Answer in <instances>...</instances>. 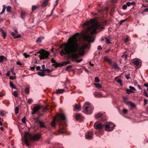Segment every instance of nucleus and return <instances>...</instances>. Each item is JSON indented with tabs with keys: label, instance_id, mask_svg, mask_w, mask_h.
Listing matches in <instances>:
<instances>
[{
	"label": "nucleus",
	"instance_id": "obj_15",
	"mask_svg": "<svg viewBox=\"0 0 148 148\" xmlns=\"http://www.w3.org/2000/svg\"><path fill=\"white\" fill-rule=\"evenodd\" d=\"M52 65L54 66L55 67L57 68L59 67H62L64 66V64L61 63H59L56 62L55 64H52Z\"/></svg>",
	"mask_w": 148,
	"mask_h": 148
},
{
	"label": "nucleus",
	"instance_id": "obj_61",
	"mask_svg": "<svg viewBox=\"0 0 148 148\" xmlns=\"http://www.w3.org/2000/svg\"><path fill=\"white\" fill-rule=\"evenodd\" d=\"M75 108L79 110L80 109V107L78 104H76L75 106Z\"/></svg>",
	"mask_w": 148,
	"mask_h": 148
},
{
	"label": "nucleus",
	"instance_id": "obj_24",
	"mask_svg": "<svg viewBox=\"0 0 148 148\" xmlns=\"http://www.w3.org/2000/svg\"><path fill=\"white\" fill-rule=\"evenodd\" d=\"M37 73L38 75L41 77H44L45 75V74L43 72H38Z\"/></svg>",
	"mask_w": 148,
	"mask_h": 148
},
{
	"label": "nucleus",
	"instance_id": "obj_50",
	"mask_svg": "<svg viewBox=\"0 0 148 148\" xmlns=\"http://www.w3.org/2000/svg\"><path fill=\"white\" fill-rule=\"evenodd\" d=\"M13 94L15 97H17V91H14Z\"/></svg>",
	"mask_w": 148,
	"mask_h": 148
},
{
	"label": "nucleus",
	"instance_id": "obj_25",
	"mask_svg": "<svg viewBox=\"0 0 148 148\" xmlns=\"http://www.w3.org/2000/svg\"><path fill=\"white\" fill-rule=\"evenodd\" d=\"M25 91L27 94H29V87L27 86L26 87Z\"/></svg>",
	"mask_w": 148,
	"mask_h": 148
},
{
	"label": "nucleus",
	"instance_id": "obj_2",
	"mask_svg": "<svg viewBox=\"0 0 148 148\" xmlns=\"http://www.w3.org/2000/svg\"><path fill=\"white\" fill-rule=\"evenodd\" d=\"M90 23L91 22L90 21H86L83 24L82 27L84 28H86V27H87L88 30L91 34H94L96 33L97 30L98 29L100 30H103L105 29L104 27L101 26L97 22L93 23L91 26L90 27Z\"/></svg>",
	"mask_w": 148,
	"mask_h": 148
},
{
	"label": "nucleus",
	"instance_id": "obj_5",
	"mask_svg": "<svg viewBox=\"0 0 148 148\" xmlns=\"http://www.w3.org/2000/svg\"><path fill=\"white\" fill-rule=\"evenodd\" d=\"M85 105H88V106L85 107L84 106L83 108L84 109V112L87 114H91L92 112V110L93 108L91 106V104L88 102H86Z\"/></svg>",
	"mask_w": 148,
	"mask_h": 148
},
{
	"label": "nucleus",
	"instance_id": "obj_42",
	"mask_svg": "<svg viewBox=\"0 0 148 148\" xmlns=\"http://www.w3.org/2000/svg\"><path fill=\"white\" fill-rule=\"evenodd\" d=\"M143 93L147 97H148V92L145 89L143 90Z\"/></svg>",
	"mask_w": 148,
	"mask_h": 148
},
{
	"label": "nucleus",
	"instance_id": "obj_16",
	"mask_svg": "<svg viewBox=\"0 0 148 148\" xmlns=\"http://www.w3.org/2000/svg\"><path fill=\"white\" fill-rule=\"evenodd\" d=\"M86 38L88 40L89 42H93V40L92 39H93V37L87 35L86 36Z\"/></svg>",
	"mask_w": 148,
	"mask_h": 148
},
{
	"label": "nucleus",
	"instance_id": "obj_13",
	"mask_svg": "<svg viewBox=\"0 0 148 148\" xmlns=\"http://www.w3.org/2000/svg\"><path fill=\"white\" fill-rule=\"evenodd\" d=\"M103 59L105 61L107 62L108 63V64L110 65L112 64V60L110 59L108 57L106 56H105L103 58Z\"/></svg>",
	"mask_w": 148,
	"mask_h": 148
},
{
	"label": "nucleus",
	"instance_id": "obj_55",
	"mask_svg": "<svg viewBox=\"0 0 148 148\" xmlns=\"http://www.w3.org/2000/svg\"><path fill=\"white\" fill-rule=\"evenodd\" d=\"M21 37V36L20 34H19L18 35H17L16 36H14V39H16L17 38H20Z\"/></svg>",
	"mask_w": 148,
	"mask_h": 148
},
{
	"label": "nucleus",
	"instance_id": "obj_21",
	"mask_svg": "<svg viewBox=\"0 0 148 148\" xmlns=\"http://www.w3.org/2000/svg\"><path fill=\"white\" fill-rule=\"evenodd\" d=\"M75 117L77 120H80L82 118V116L78 114H76Z\"/></svg>",
	"mask_w": 148,
	"mask_h": 148
},
{
	"label": "nucleus",
	"instance_id": "obj_3",
	"mask_svg": "<svg viewBox=\"0 0 148 148\" xmlns=\"http://www.w3.org/2000/svg\"><path fill=\"white\" fill-rule=\"evenodd\" d=\"M56 116V120L59 123V132L60 134H63L66 130V126L62 122V121H66V118L64 114L58 113Z\"/></svg>",
	"mask_w": 148,
	"mask_h": 148
},
{
	"label": "nucleus",
	"instance_id": "obj_33",
	"mask_svg": "<svg viewBox=\"0 0 148 148\" xmlns=\"http://www.w3.org/2000/svg\"><path fill=\"white\" fill-rule=\"evenodd\" d=\"M130 39V37L128 36H127L124 40V42L125 43L127 42Z\"/></svg>",
	"mask_w": 148,
	"mask_h": 148
},
{
	"label": "nucleus",
	"instance_id": "obj_12",
	"mask_svg": "<svg viewBox=\"0 0 148 148\" xmlns=\"http://www.w3.org/2000/svg\"><path fill=\"white\" fill-rule=\"evenodd\" d=\"M112 66V69H114L115 70H120V68L119 65L116 62H114L110 65Z\"/></svg>",
	"mask_w": 148,
	"mask_h": 148
},
{
	"label": "nucleus",
	"instance_id": "obj_40",
	"mask_svg": "<svg viewBox=\"0 0 148 148\" xmlns=\"http://www.w3.org/2000/svg\"><path fill=\"white\" fill-rule=\"evenodd\" d=\"M5 57L3 56H0V62H2L4 60Z\"/></svg>",
	"mask_w": 148,
	"mask_h": 148
},
{
	"label": "nucleus",
	"instance_id": "obj_48",
	"mask_svg": "<svg viewBox=\"0 0 148 148\" xmlns=\"http://www.w3.org/2000/svg\"><path fill=\"white\" fill-rule=\"evenodd\" d=\"M129 88L131 90H133L134 91H136V90L135 88L132 86H130L129 87Z\"/></svg>",
	"mask_w": 148,
	"mask_h": 148
},
{
	"label": "nucleus",
	"instance_id": "obj_62",
	"mask_svg": "<svg viewBox=\"0 0 148 148\" xmlns=\"http://www.w3.org/2000/svg\"><path fill=\"white\" fill-rule=\"evenodd\" d=\"M51 62L54 64H55L56 62V61L53 59L52 58L51 60Z\"/></svg>",
	"mask_w": 148,
	"mask_h": 148
},
{
	"label": "nucleus",
	"instance_id": "obj_36",
	"mask_svg": "<svg viewBox=\"0 0 148 148\" xmlns=\"http://www.w3.org/2000/svg\"><path fill=\"white\" fill-rule=\"evenodd\" d=\"M49 108H55L56 107V105L55 104H51V106H48Z\"/></svg>",
	"mask_w": 148,
	"mask_h": 148
},
{
	"label": "nucleus",
	"instance_id": "obj_1",
	"mask_svg": "<svg viewBox=\"0 0 148 148\" xmlns=\"http://www.w3.org/2000/svg\"><path fill=\"white\" fill-rule=\"evenodd\" d=\"M79 35L78 33H77L70 38L69 40V42L66 44H63V45L65 47L60 52L61 56L68 55L71 58L75 59L74 61L77 63L80 62L83 60L82 59L79 60L77 59L79 56L84 55V50L87 48L88 45V44H86L81 46L77 43V37Z\"/></svg>",
	"mask_w": 148,
	"mask_h": 148
},
{
	"label": "nucleus",
	"instance_id": "obj_35",
	"mask_svg": "<svg viewBox=\"0 0 148 148\" xmlns=\"http://www.w3.org/2000/svg\"><path fill=\"white\" fill-rule=\"evenodd\" d=\"M3 8L2 10V12L0 13V15L2 14H3L4 12H5V5H3Z\"/></svg>",
	"mask_w": 148,
	"mask_h": 148
},
{
	"label": "nucleus",
	"instance_id": "obj_54",
	"mask_svg": "<svg viewBox=\"0 0 148 148\" xmlns=\"http://www.w3.org/2000/svg\"><path fill=\"white\" fill-rule=\"evenodd\" d=\"M70 62L69 61H67V62H64L62 64H64V65H66L68 64H70Z\"/></svg>",
	"mask_w": 148,
	"mask_h": 148
},
{
	"label": "nucleus",
	"instance_id": "obj_57",
	"mask_svg": "<svg viewBox=\"0 0 148 148\" xmlns=\"http://www.w3.org/2000/svg\"><path fill=\"white\" fill-rule=\"evenodd\" d=\"M106 42L107 44H110V40L109 39L107 38H106Z\"/></svg>",
	"mask_w": 148,
	"mask_h": 148
},
{
	"label": "nucleus",
	"instance_id": "obj_17",
	"mask_svg": "<svg viewBox=\"0 0 148 148\" xmlns=\"http://www.w3.org/2000/svg\"><path fill=\"white\" fill-rule=\"evenodd\" d=\"M94 95L95 97L101 98L102 97L101 94L97 92H95L94 94Z\"/></svg>",
	"mask_w": 148,
	"mask_h": 148
},
{
	"label": "nucleus",
	"instance_id": "obj_32",
	"mask_svg": "<svg viewBox=\"0 0 148 148\" xmlns=\"http://www.w3.org/2000/svg\"><path fill=\"white\" fill-rule=\"evenodd\" d=\"M94 84L95 87L98 89H100L101 87V85L99 84L95 83Z\"/></svg>",
	"mask_w": 148,
	"mask_h": 148
},
{
	"label": "nucleus",
	"instance_id": "obj_46",
	"mask_svg": "<svg viewBox=\"0 0 148 148\" xmlns=\"http://www.w3.org/2000/svg\"><path fill=\"white\" fill-rule=\"evenodd\" d=\"M11 7L8 6L7 8V11L8 12H10L11 11Z\"/></svg>",
	"mask_w": 148,
	"mask_h": 148
},
{
	"label": "nucleus",
	"instance_id": "obj_60",
	"mask_svg": "<svg viewBox=\"0 0 148 148\" xmlns=\"http://www.w3.org/2000/svg\"><path fill=\"white\" fill-rule=\"evenodd\" d=\"M100 52L97 53L96 51L94 53V55L95 56H96V55H97V56H100Z\"/></svg>",
	"mask_w": 148,
	"mask_h": 148
},
{
	"label": "nucleus",
	"instance_id": "obj_29",
	"mask_svg": "<svg viewBox=\"0 0 148 148\" xmlns=\"http://www.w3.org/2000/svg\"><path fill=\"white\" fill-rule=\"evenodd\" d=\"M51 125L53 127H55L56 124L55 123V119H54L52 122L51 123Z\"/></svg>",
	"mask_w": 148,
	"mask_h": 148
},
{
	"label": "nucleus",
	"instance_id": "obj_41",
	"mask_svg": "<svg viewBox=\"0 0 148 148\" xmlns=\"http://www.w3.org/2000/svg\"><path fill=\"white\" fill-rule=\"evenodd\" d=\"M129 104H130L131 108H134L136 107V106L135 104L133 103L130 102V103H129Z\"/></svg>",
	"mask_w": 148,
	"mask_h": 148
},
{
	"label": "nucleus",
	"instance_id": "obj_28",
	"mask_svg": "<svg viewBox=\"0 0 148 148\" xmlns=\"http://www.w3.org/2000/svg\"><path fill=\"white\" fill-rule=\"evenodd\" d=\"M102 115V114L101 113H99L98 114H96L95 115V117L96 118H98L101 117Z\"/></svg>",
	"mask_w": 148,
	"mask_h": 148
},
{
	"label": "nucleus",
	"instance_id": "obj_20",
	"mask_svg": "<svg viewBox=\"0 0 148 148\" xmlns=\"http://www.w3.org/2000/svg\"><path fill=\"white\" fill-rule=\"evenodd\" d=\"M44 38L43 37H39L36 40V42L37 43H40L41 42L42 40Z\"/></svg>",
	"mask_w": 148,
	"mask_h": 148
},
{
	"label": "nucleus",
	"instance_id": "obj_31",
	"mask_svg": "<svg viewBox=\"0 0 148 148\" xmlns=\"http://www.w3.org/2000/svg\"><path fill=\"white\" fill-rule=\"evenodd\" d=\"M48 4V2L45 0H44L42 4V7H45Z\"/></svg>",
	"mask_w": 148,
	"mask_h": 148
},
{
	"label": "nucleus",
	"instance_id": "obj_56",
	"mask_svg": "<svg viewBox=\"0 0 148 148\" xmlns=\"http://www.w3.org/2000/svg\"><path fill=\"white\" fill-rule=\"evenodd\" d=\"M25 120L26 117L25 116L22 119L21 121L23 123H25Z\"/></svg>",
	"mask_w": 148,
	"mask_h": 148
},
{
	"label": "nucleus",
	"instance_id": "obj_39",
	"mask_svg": "<svg viewBox=\"0 0 148 148\" xmlns=\"http://www.w3.org/2000/svg\"><path fill=\"white\" fill-rule=\"evenodd\" d=\"M19 112V108L18 107H16L15 108V114H16L18 113Z\"/></svg>",
	"mask_w": 148,
	"mask_h": 148
},
{
	"label": "nucleus",
	"instance_id": "obj_34",
	"mask_svg": "<svg viewBox=\"0 0 148 148\" xmlns=\"http://www.w3.org/2000/svg\"><path fill=\"white\" fill-rule=\"evenodd\" d=\"M3 8L2 10V12L0 13V15L2 14H3L4 12H5V5H3Z\"/></svg>",
	"mask_w": 148,
	"mask_h": 148
},
{
	"label": "nucleus",
	"instance_id": "obj_14",
	"mask_svg": "<svg viewBox=\"0 0 148 148\" xmlns=\"http://www.w3.org/2000/svg\"><path fill=\"white\" fill-rule=\"evenodd\" d=\"M140 60L138 59H136L134 60L133 62V63L136 66H138L140 64Z\"/></svg>",
	"mask_w": 148,
	"mask_h": 148
},
{
	"label": "nucleus",
	"instance_id": "obj_37",
	"mask_svg": "<svg viewBox=\"0 0 148 148\" xmlns=\"http://www.w3.org/2000/svg\"><path fill=\"white\" fill-rule=\"evenodd\" d=\"M48 107H45L42 110V112H45L46 110H49V108L48 106Z\"/></svg>",
	"mask_w": 148,
	"mask_h": 148
},
{
	"label": "nucleus",
	"instance_id": "obj_19",
	"mask_svg": "<svg viewBox=\"0 0 148 148\" xmlns=\"http://www.w3.org/2000/svg\"><path fill=\"white\" fill-rule=\"evenodd\" d=\"M0 29L1 31H2V35L3 39H5L6 36V34L2 30L1 28Z\"/></svg>",
	"mask_w": 148,
	"mask_h": 148
},
{
	"label": "nucleus",
	"instance_id": "obj_43",
	"mask_svg": "<svg viewBox=\"0 0 148 148\" xmlns=\"http://www.w3.org/2000/svg\"><path fill=\"white\" fill-rule=\"evenodd\" d=\"M116 81L119 83L121 85H123L122 84V79H118L117 80H116Z\"/></svg>",
	"mask_w": 148,
	"mask_h": 148
},
{
	"label": "nucleus",
	"instance_id": "obj_27",
	"mask_svg": "<svg viewBox=\"0 0 148 148\" xmlns=\"http://www.w3.org/2000/svg\"><path fill=\"white\" fill-rule=\"evenodd\" d=\"M72 67V66L71 65H69L66 68L65 70L67 71H69L70 69H71Z\"/></svg>",
	"mask_w": 148,
	"mask_h": 148
},
{
	"label": "nucleus",
	"instance_id": "obj_51",
	"mask_svg": "<svg viewBox=\"0 0 148 148\" xmlns=\"http://www.w3.org/2000/svg\"><path fill=\"white\" fill-rule=\"evenodd\" d=\"M127 5L126 4H124L122 8L124 10H125L127 9Z\"/></svg>",
	"mask_w": 148,
	"mask_h": 148
},
{
	"label": "nucleus",
	"instance_id": "obj_58",
	"mask_svg": "<svg viewBox=\"0 0 148 148\" xmlns=\"http://www.w3.org/2000/svg\"><path fill=\"white\" fill-rule=\"evenodd\" d=\"M23 56L25 58H27L28 56H29L30 55L27 54L26 53H25L23 54Z\"/></svg>",
	"mask_w": 148,
	"mask_h": 148
},
{
	"label": "nucleus",
	"instance_id": "obj_10",
	"mask_svg": "<svg viewBox=\"0 0 148 148\" xmlns=\"http://www.w3.org/2000/svg\"><path fill=\"white\" fill-rule=\"evenodd\" d=\"M94 127L96 129H99L101 130L103 128V125L100 123H97L95 122L94 124Z\"/></svg>",
	"mask_w": 148,
	"mask_h": 148
},
{
	"label": "nucleus",
	"instance_id": "obj_26",
	"mask_svg": "<svg viewBox=\"0 0 148 148\" xmlns=\"http://www.w3.org/2000/svg\"><path fill=\"white\" fill-rule=\"evenodd\" d=\"M39 124H40V125L41 127L45 128L46 127L44 125V123L43 122L41 121L39 123Z\"/></svg>",
	"mask_w": 148,
	"mask_h": 148
},
{
	"label": "nucleus",
	"instance_id": "obj_30",
	"mask_svg": "<svg viewBox=\"0 0 148 148\" xmlns=\"http://www.w3.org/2000/svg\"><path fill=\"white\" fill-rule=\"evenodd\" d=\"M125 90L126 91V93L128 94H130L131 93H133L134 92V91L131 90L130 89H126Z\"/></svg>",
	"mask_w": 148,
	"mask_h": 148
},
{
	"label": "nucleus",
	"instance_id": "obj_6",
	"mask_svg": "<svg viewBox=\"0 0 148 148\" xmlns=\"http://www.w3.org/2000/svg\"><path fill=\"white\" fill-rule=\"evenodd\" d=\"M27 134L28 135L29 138L30 140L38 141L41 138V134L40 133H37L33 136L28 133H27Z\"/></svg>",
	"mask_w": 148,
	"mask_h": 148
},
{
	"label": "nucleus",
	"instance_id": "obj_64",
	"mask_svg": "<svg viewBox=\"0 0 148 148\" xmlns=\"http://www.w3.org/2000/svg\"><path fill=\"white\" fill-rule=\"evenodd\" d=\"M130 75L129 74H128V75H125V77L127 79H130Z\"/></svg>",
	"mask_w": 148,
	"mask_h": 148
},
{
	"label": "nucleus",
	"instance_id": "obj_4",
	"mask_svg": "<svg viewBox=\"0 0 148 148\" xmlns=\"http://www.w3.org/2000/svg\"><path fill=\"white\" fill-rule=\"evenodd\" d=\"M38 53L40 54V55L39 56L40 60L45 59L49 58V53L43 49L40 50L36 53L35 55L36 56H37Z\"/></svg>",
	"mask_w": 148,
	"mask_h": 148
},
{
	"label": "nucleus",
	"instance_id": "obj_23",
	"mask_svg": "<svg viewBox=\"0 0 148 148\" xmlns=\"http://www.w3.org/2000/svg\"><path fill=\"white\" fill-rule=\"evenodd\" d=\"M127 98L125 97H123V100L124 102L127 105L130 103V101H127Z\"/></svg>",
	"mask_w": 148,
	"mask_h": 148
},
{
	"label": "nucleus",
	"instance_id": "obj_9",
	"mask_svg": "<svg viewBox=\"0 0 148 148\" xmlns=\"http://www.w3.org/2000/svg\"><path fill=\"white\" fill-rule=\"evenodd\" d=\"M24 138L25 139L24 142L26 146L28 147L29 145V143L30 140L29 138L28 135L27 134V133H26L24 135Z\"/></svg>",
	"mask_w": 148,
	"mask_h": 148
},
{
	"label": "nucleus",
	"instance_id": "obj_8",
	"mask_svg": "<svg viewBox=\"0 0 148 148\" xmlns=\"http://www.w3.org/2000/svg\"><path fill=\"white\" fill-rule=\"evenodd\" d=\"M41 108V107L39 106L34 107L33 109L32 110V115H33L36 114Z\"/></svg>",
	"mask_w": 148,
	"mask_h": 148
},
{
	"label": "nucleus",
	"instance_id": "obj_22",
	"mask_svg": "<svg viewBox=\"0 0 148 148\" xmlns=\"http://www.w3.org/2000/svg\"><path fill=\"white\" fill-rule=\"evenodd\" d=\"M10 86L12 88L17 90V88H16V86L13 84V83L11 81L10 82Z\"/></svg>",
	"mask_w": 148,
	"mask_h": 148
},
{
	"label": "nucleus",
	"instance_id": "obj_44",
	"mask_svg": "<svg viewBox=\"0 0 148 148\" xmlns=\"http://www.w3.org/2000/svg\"><path fill=\"white\" fill-rule=\"evenodd\" d=\"M33 99H29L27 100V102L29 104H31L33 102Z\"/></svg>",
	"mask_w": 148,
	"mask_h": 148
},
{
	"label": "nucleus",
	"instance_id": "obj_11",
	"mask_svg": "<svg viewBox=\"0 0 148 148\" xmlns=\"http://www.w3.org/2000/svg\"><path fill=\"white\" fill-rule=\"evenodd\" d=\"M92 132H87L85 133V137L86 139H92Z\"/></svg>",
	"mask_w": 148,
	"mask_h": 148
},
{
	"label": "nucleus",
	"instance_id": "obj_47",
	"mask_svg": "<svg viewBox=\"0 0 148 148\" xmlns=\"http://www.w3.org/2000/svg\"><path fill=\"white\" fill-rule=\"evenodd\" d=\"M38 8V7L36 6H32V11H34Z\"/></svg>",
	"mask_w": 148,
	"mask_h": 148
},
{
	"label": "nucleus",
	"instance_id": "obj_45",
	"mask_svg": "<svg viewBox=\"0 0 148 148\" xmlns=\"http://www.w3.org/2000/svg\"><path fill=\"white\" fill-rule=\"evenodd\" d=\"M127 18L125 19L124 20H121L119 23V25H121L122 23L125 21L127 19Z\"/></svg>",
	"mask_w": 148,
	"mask_h": 148
},
{
	"label": "nucleus",
	"instance_id": "obj_49",
	"mask_svg": "<svg viewBox=\"0 0 148 148\" xmlns=\"http://www.w3.org/2000/svg\"><path fill=\"white\" fill-rule=\"evenodd\" d=\"M127 112V110L125 109H123V113L125 114H126Z\"/></svg>",
	"mask_w": 148,
	"mask_h": 148
},
{
	"label": "nucleus",
	"instance_id": "obj_38",
	"mask_svg": "<svg viewBox=\"0 0 148 148\" xmlns=\"http://www.w3.org/2000/svg\"><path fill=\"white\" fill-rule=\"evenodd\" d=\"M0 115L2 116H4L5 115V111L3 110L1 111L0 112Z\"/></svg>",
	"mask_w": 148,
	"mask_h": 148
},
{
	"label": "nucleus",
	"instance_id": "obj_7",
	"mask_svg": "<svg viewBox=\"0 0 148 148\" xmlns=\"http://www.w3.org/2000/svg\"><path fill=\"white\" fill-rule=\"evenodd\" d=\"M115 125L111 123H107L105 125V130L107 131H112Z\"/></svg>",
	"mask_w": 148,
	"mask_h": 148
},
{
	"label": "nucleus",
	"instance_id": "obj_18",
	"mask_svg": "<svg viewBox=\"0 0 148 148\" xmlns=\"http://www.w3.org/2000/svg\"><path fill=\"white\" fill-rule=\"evenodd\" d=\"M64 90L63 89H59L57 90L56 93L57 94L63 93Z\"/></svg>",
	"mask_w": 148,
	"mask_h": 148
},
{
	"label": "nucleus",
	"instance_id": "obj_53",
	"mask_svg": "<svg viewBox=\"0 0 148 148\" xmlns=\"http://www.w3.org/2000/svg\"><path fill=\"white\" fill-rule=\"evenodd\" d=\"M34 120H35L36 121V122L38 123H39L41 121H40L39 120V117H38L37 118H35L34 119Z\"/></svg>",
	"mask_w": 148,
	"mask_h": 148
},
{
	"label": "nucleus",
	"instance_id": "obj_52",
	"mask_svg": "<svg viewBox=\"0 0 148 148\" xmlns=\"http://www.w3.org/2000/svg\"><path fill=\"white\" fill-rule=\"evenodd\" d=\"M25 13L23 12H21V18H24V17L25 16Z\"/></svg>",
	"mask_w": 148,
	"mask_h": 148
},
{
	"label": "nucleus",
	"instance_id": "obj_63",
	"mask_svg": "<svg viewBox=\"0 0 148 148\" xmlns=\"http://www.w3.org/2000/svg\"><path fill=\"white\" fill-rule=\"evenodd\" d=\"M10 34L11 35H12V36H13L14 38V36H15V35L16 34L15 33L13 32H11L10 33Z\"/></svg>",
	"mask_w": 148,
	"mask_h": 148
},
{
	"label": "nucleus",
	"instance_id": "obj_59",
	"mask_svg": "<svg viewBox=\"0 0 148 148\" xmlns=\"http://www.w3.org/2000/svg\"><path fill=\"white\" fill-rule=\"evenodd\" d=\"M95 81L97 82H99V80L98 77H96L95 78Z\"/></svg>",
	"mask_w": 148,
	"mask_h": 148
}]
</instances>
